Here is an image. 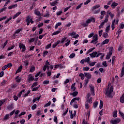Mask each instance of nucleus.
Segmentation results:
<instances>
[{
	"instance_id": "obj_11",
	"label": "nucleus",
	"mask_w": 124,
	"mask_h": 124,
	"mask_svg": "<svg viewBox=\"0 0 124 124\" xmlns=\"http://www.w3.org/2000/svg\"><path fill=\"white\" fill-rule=\"evenodd\" d=\"M34 14L35 15H36L37 16H41V13H40V11L38 10V9H36L34 10Z\"/></svg>"
},
{
	"instance_id": "obj_23",
	"label": "nucleus",
	"mask_w": 124,
	"mask_h": 124,
	"mask_svg": "<svg viewBox=\"0 0 124 124\" xmlns=\"http://www.w3.org/2000/svg\"><path fill=\"white\" fill-rule=\"evenodd\" d=\"M10 117L9 114H7L5 115V116L4 117V118H3V121H7V120H9Z\"/></svg>"
},
{
	"instance_id": "obj_48",
	"label": "nucleus",
	"mask_w": 124,
	"mask_h": 124,
	"mask_svg": "<svg viewBox=\"0 0 124 124\" xmlns=\"http://www.w3.org/2000/svg\"><path fill=\"white\" fill-rule=\"evenodd\" d=\"M23 62L25 66H28V65H29V61L26 60L25 61Z\"/></svg>"
},
{
	"instance_id": "obj_28",
	"label": "nucleus",
	"mask_w": 124,
	"mask_h": 124,
	"mask_svg": "<svg viewBox=\"0 0 124 124\" xmlns=\"http://www.w3.org/2000/svg\"><path fill=\"white\" fill-rule=\"evenodd\" d=\"M103 37H104V38H108V37H109L108 33L104 32L103 33Z\"/></svg>"
},
{
	"instance_id": "obj_58",
	"label": "nucleus",
	"mask_w": 124,
	"mask_h": 124,
	"mask_svg": "<svg viewBox=\"0 0 124 124\" xmlns=\"http://www.w3.org/2000/svg\"><path fill=\"white\" fill-rule=\"evenodd\" d=\"M99 12H100V9H99L97 10L94 11L93 13H94V14H98V13H99Z\"/></svg>"
},
{
	"instance_id": "obj_54",
	"label": "nucleus",
	"mask_w": 124,
	"mask_h": 124,
	"mask_svg": "<svg viewBox=\"0 0 124 124\" xmlns=\"http://www.w3.org/2000/svg\"><path fill=\"white\" fill-rule=\"evenodd\" d=\"M83 5V3H81L79 5H78L76 8V10L78 9H80L81 8V7Z\"/></svg>"
},
{
	"instance_id": "obj_6",
	"label": "nucleus",
	"mask_w": 124,
	"mask_h": 124,
	"mask_svg": "<svg viewBox=\"0 0 124 124\" xmlns=\"http://www.w3.org/2000/svg\"><path fill=\"white\" fill-rule=\"evenodd\" d=\"M92 22H93V23H95V18L91 17L90 18H88L86 21V24H91Z\"/></svg>"
},
{
	"instance_id": "obj_50",
	"label": "nucleus",
	"mask_w": 124,
	"mask_h": 124,
	"mask_svg": "<svg viewBox=\"0 0 124 124\" xmlns=\"http://www.w3.org/2000/svg\"><path fill=\"white\" fill-rule=\"evenodd\" d=\"M12 19V17L10 16L8 19L4 21V24H7V23H8V22H9V21H10V20Z\"/></svg>"
},
{
	"instance_id": "obj_43",
	"label": "nucleus",
	"mask_w": 124,
	"mask_h": 124,
	"mask_svg": "<svg viewBox=\"0 0 124 124\" xmlns=\"http://www.w3.org/2000/svg\"><path fill=\"white\" fill-rule=\"evenodd\" d=\"M111 28V26L110 25H108V26L106 28V32H109V31H110V28Z\"/></svg>"
},
{
	"instance_id": "obj_63",
	"label": "nucleus",
	"mask_w": 124,
	"mask_h": 124,
	"mask_svg": "<svg viewBox=\"0 0 124 124\" xmlns=\"http://www.w3.org/2000/svg\"><path fill=\"white\" fill-rule=\"evenodd\" d=\"M44 23L42 22L41 23H39L37 25L38 28H41V27H43Z\"/></svg>"
},
{
	"instance_id": "obj_59",
	"label": "nucleus",
	"mask_w": 124,
	"mask_h": 124,
	"mask_svg": "<svg viewBox=\"0 0 124 124\" xmlns=\"http://www.w3.org/2000/svg\"><path fill=\"white\" fill-rule=\"evenodd\" d=\"M84 60L85 61V62H88L89 63L90 62V57L86 58Z\"/></svg>"
},
{
	"instance_id": "obj_60",
	"label": "nucleus",
	"mask_w": 124,
	"mask_h": 124,
	"mask_svg": "<svg viewBox=\"0 0 124 124\" xmlns=\"http://www.w3.org/2000/svg\"><path fill=\"white\" fill-rule=\"evenodd\" d=\"M7 67H12V66H13V64H12V63L11 62H10V63H8L7 65Z\"/></svg>"
},
{
	"instance_id": "obj_41",
	"label": "nucleus",
	"mask_w": 124,
	"mask_h": 124,
	"mask_svg": "<svg viewBox=\"0 0 124 124\" xmlns=\"http://www.w3.org/2000/svg\"><path fill=\"white\" fill-rule=\"evenodd\" d=\"M38 85V82L36 81L34 82L32 86H31V88H34V87H36Z\"/></svg>"
},
{
	"instance_id": "obj_22",
	"label": "nucleus",
	"mask_w": 124,
	"mask_h": 124,
	"mask_svg": "<svg viewBox=\"0 0 124 124\" xmlns=\"http://www.w3.org/2000/svg\"><path fill=\"white\" fill-rule=\"evenodd\" d=\"M100 7V5L97 4L92 8V10L93 11V10H95V9H97V8H99Z\"/></svg>"
},
{
	"instance_id": "obj_24",
	"label": "nucleus",
	"mask_w": 124,
	"mask_h": 124,
	"mask_svg": "<svg viewBox=\"0 0 124 124\" xmlns=\"http://www.w3.org/2000/svg\"><path fill=\"white\" fill-rule=\"evenodd\" d=\"M16 7H18V4H15L14 5H12L8 7V9H12L13 8H16Z\"/></svg>"
},
{
	"instance_id": "obj_17",
	"label": "nucleus",
	"mask_w": 124,
	"mask_h": 124,
	"mask_svg": "<svg viewBox=\"0 0 124 124\" xmlns=\"http://www.w3.org/2000/svg\"><path fill=\"white\" fill-rule=\"evenodd\" d=\"M40 98H41V95L39 97H37L34 98L32 100L33 103H34V102H36V101H39V100H40Z\"/></svg>"
},
{
	"instance_id": "obj_64",
	"label": "nucleus",
	"mask_w": 124,
	"mask_h": 124,
	"mask_svg": "<svg viewBox=\"0 0 124 124\" xmlns=\"http://www.w3.org/2000/svg\"><path fill=\"white\" fill-rule=\"evenodd\" d=\"M54 122L56 123V124H58V118H57V116H54Z\"/></svg>"
},
{
	"instance_id": "obj_8",
	"label": "nucleus",
	"mask_w": 124,
	"mask_h": 124,
	"mask_svg": "<svg viewBox=\"0 0 124 124\" xmlns=\"http://www.w3.org/2000/svg\"><path fill=\"white\" fill-rule=\"evenodd\" d=\"M34 80V77L32 76L31 74H29L28 76V81L29 83H31V81Z\"/></svg>"
},
{
	"instance_id": "obj_16",
	"label": "nucleus",
	"mask_w": 124,
	"mask_h": 124,
	"mask_svg": "<svg viewBox=\"0 0 124 124\" xmlns=\"http://www.w3.org/2000/svg\"><path fill=\"white\" fill-rule=\"evenodd\" d=\"M58 1H59V0H56V1L52 2L50 3V5H51V6H56V5L59 3Z\"/></svg>"
},
{
	"instance_id": "obj_9",
	"label": "nucleus",
	"mask_w": 124,
	"mask_h": 124,
	"mask_svg": "<svg viewBox=\"0 0 124 124\" xmlns=\"http://www.w3.org/2000/svg\"><path fill=\"white\" fill-rule=\"evenodd\" d=\"M22 30V28L18 29L17 30H16L15 33L13 34V36H14V37H16L17 35L16 34L20 33V32Z\"/></svg>"
},
{
	"instance_id": "obj_12",
	"label": "nucleus",
	"mask_w": 124,
	"mask_h": 124,
	"mask_svg": "<svg viewBox=\"0 0 124 124\" xmlns=\"http://www.w3.org/2000/svg\"><path fill=\"white\" fill-rule=\"evenodd\" d=\"M90 91H91V93L92 95L94 96L95 94L94 93V87H93V85H92V86H90Z\"/></svg>"
},
{
	"instance_id": "obj_62",
	"label": "nucleus",
	"mask_w": 124,
	"mask_h": 124,
	"mask_svg": "<svg viewBox=\"0 0 124 124\" xmlns=\"http://www.w3.org/2000/svg\"><path fill=\"white\" fill-rule=\"evenodd\" d=\"M119 114L121 116L122 119H123V120H124V113L121 112V111H119Z\"/></svg>"
},
{
	"instance_id": "obj_4",
	"label": "nucleus",
	"mask_w": 124,
	"mask_h": 124,
	"mask_svg": "<svg viewBox=\"0 0 124 124\" xmlns=\"http://www.w3.org/2000/svg\"><path fill=\"white\" fill-rule=\"evenodd\" d=\"M93 40H92L90 43L92 44L93 43V44H97L98 41L97 40H98V36L97 35V34H95L94 36H93Z\"/></svg>"
},
{
	"instance_id": "obj_1",
	"label": "nucleus",
	"mask_w": 124,
	"mask_h": 124,
	"mask_svg": "<svg viewBox=\"0 0 124 124\" xmlns=\"http://www.w3.org/2000/svg\"><path fill=\"white\" fill-rule=\"evenodd\" d=\"M113 91H114V86H110L109 90V88L107 89V91L106 92V95H107V97H109V98H113V95H112V93H113Z\"/></svg>"
},
{
	"instance_id": "obj_49",
	"label": "nucleus",
	"mask_w": 124,
	"mask_h": 124,
	"mask_svg": "<svg viewBox=\"0 0 124 124\" xmlns=\"http://www.w3.org/2000/svg\"><path fill=\"white\" fill-rule=\"evenodd\" d=\"M95 63H96V62H92L91 63H88V64H89L90 66H93L95 65Z\"/></svg>"
},
{
	"instance_id": "obj_29",
	"label": "nucleus",
	"mask_w": 124,
	"mask_h": 124,
	"mask_svg": "<svg viewBox=\"0 0 124 124\" xmlns=\"http://www.w3.org/2000/svg\"><path fill=\"white\" fill-rule=\"evenodd\" d=\"M60 26H62V22H58L54 26V29H57Z\"/></svg>"
},
{
	"instance_id": "obj_44",
	"label": "nucleus",
	"mask_w": 124,
	"mask_h": 124,
	"mask_svg": "<svg viewBox=\"0 0 124 124\" xmlns=\"http://www.w3.org/2000/svg\"><path fill=\"white\" fill-rule=\"evenodd\" d=\"M36 107H37L36 104H34L31 107V110H35V109H36Z\"/></svg>"
},
{
	"instance_id": "obj_20",
	"label": "nucleus",
	"mask_w": 124,
	"mask_h": 124,
	"mask_svg": "<svg viewBox=\"0 0 124 124\" xmlns=\"http://www.w3.org/2000/svg\"><path fill=\"white\" fill-rule=\"evenodd\" d=\"M66 39H67V37H64L63 38H62L61 40V44H63L64 43V42H66Z\"/></svg>"
},
{
	"instance_id": "obj_51",
	"label": "nucleus",
	"mask_w": 124,
	"mask_h": 124,
	"mask_svg": "<svg viewBox=\"0 0 124 124\" xmlns=\"http://www.w3.org/2000/svg\"><path fill=\"white\" fill-rule=\"evenodd\" d=\"M74 57H75V53H71L69 56L70 59H73V58H74Z\"/></svg>"
},
{
	"instance_id": "obj_15",
	"label": "nucleus",
	"mask_w": 124,
	"mask_h": 124,
	"mask_svg": "<svg viewBox=\"0 0 124 124\" xmlns=\"http://www.w3.org/2000/svg\"><path fill=\"white\" fill-rule=\"evenodd\" d=\"M107 14L110 16L111 19H113V18H114V16H115V15L110 12V11H108L107 12Z\"/></svg>"
},
{
	"instance_id": "obj_53",
	"label": "nucleus",
	"mask_w": 124,
	"mask_h": 124,
	"mask_svg": "<svg viewBox=\"0 0 124 124\" xmlns=\"http://www.w3.org/2000/svg\"><path fill=\"white\" fill-rule=\"evenodd\" d=\"M15 47V46L13 45L12 46L8 47L7 49V51H10V50L13 49V48Z\"/></svg>"
},
{
	"instance_id": "obj_25",
	"label": "nucleus",
	"mask_w": 124,
	"mask_h": 124,
	"mask_svg": "<svg viewBox=\"0 0 124 124\" xmlns=\"http://www.w3.org/2000/svg\"><path fill=\"white\" fill-rule=\"evenodd\" d=\"M112 54L111 52H108V54H107V56L106 57V60H109L110 59V58H111V56H112Z\"/></svg>"
},
{
	"instance_id": "obj_13",
	"label": "nucleus",
	"mask_w": 124,
	"mask_h": 124,
	"mask_svg": "<svg viewBox=\"0 0 124 124\" xmlns=\"http://www.w3.org/2000/svg\"><path fill=\"white\" fill-rule=\"evenodd\" d=\"M84 75L85 77L88 80H89V79H91L92 78V75H91L90 73H84Z\"/></svg>"
},
{
	"instance_id": "obj_10",
	"label": "nucleus",
	"mask_w": 124,
	"mask_h": 124,
	"mask_svg": "<svg viewBox=\"0 0 124 124\" xmlns=\"http://www.w3.org/2000/svg\"><path fill=\"white\" fill-rule=\"evenodd\" d=\"M19 47L20 49H22L21 52H25L26 51V46L23 44H19Z\"/></svg>"
},
{
	"instance_id": "obj_2",
	"label": "nucleus",
	"mask_w": 124,
	"mask_h": 124,
	"mask_svg": "<svg viewBox=\"0 0 124 124\" xmlns=\"http://www.w3.org/2000/svg\"><path fill=\"white\" fill-rule=\"evenodd\" d=\"M25 21L27 23V26H30V24H31H31H33V23H34L33 20H32V18H31V16H28L26 17Z\"/></svg>"
},
{
	"instance_id": "obj_33",
	"label": "nucleus",
	"mask_w": 124,
	"mask_h": 124,
	"mask_svg": "<svg viewBox=\"0 0 124 124\" xmlns=\"http://www.w3.org/2000/svg\"><path fill=\"white\" fill-rule=\"evenodd\" d=\"M59 33H61V31H54L52 34V36L54 35H57V34H59Z\"/></svg>"
},
{
	"instance_id": "obj_55",
	"label": "nucleus",
	"mask_w": 124,
	"mask_h": 124,
	"mask_svg": "<svg viewBox=\"0 0 124 124\" xmlns=\"http://www.w3.org/2000/svg\"><path fill=\"white\" fill-rule=\"evenodd\" d=\"M6 101V99H4L1 100H0V103L3 105V104H4V102H5Z\"/></svg>"
},
{
	"instance_id": "obj_5",
	"label": "nucleus",
	"mask_w": 124,
	"mask_h": 124,
	"mask_svg": "<svg viewBox=\"0 0 124 124\" xmlns=\"http://www.w3.org/2000/svg\"><path fill=\"white\" fill-rule=\"evenodd\" d=\"M69 36H73L72 38H75L76 39H78V38L79 37V35L78 34L76 35V32L75 31H73L72 32L69 33ZM74 35H76V36H74Z\"/></svg>"
},
{
	"instance_id": "obj_47",
	"label": "nucleus",
	"mask_w": 124,
	"mask_h": 124,
	"mask_svg": "<svg viewBox=\"0 0 124 124\" xmlns=\"http://www.w3.org/2000/svg\"><path fill=\"white\" fill-rule=\"evenodd\" d=\"M51 46H52V43L47 45L46 46V49H50Z\"/></svg>"
},
{
	"instance_id": "obj_37",
	"label": "nucleus",
	"mask_w": 124,
	"mask_h": 124,
	"mask_svg": "<svg viewBox=\"0 0 124 124\" xmlns=\"http://www.w3.org/2000/svg\"><path fill=\"white\" fill-rule=\"evenodd\" d=\"M86 101H88L90 104H92L93 103V97H91L89 99L86 100Z\"/></svg>"
},
{
	"instance_id": "obj_27",
	"label": "nucleus",
	"mask_w": 124,
	"mask_h": 124,
	"mask_svg": "<svg viewBox=\"0 0 124 124\" xmlns=\"http://www.w3.org/2000/svg\"><path fill=\"white\" fill-rule=\"evenodd\" d=\"M70 95H73V97H75L77 95H78V92L75 91L72 93H70Z\"/></svg>"
},
{
	"instance_id": "obj_30",
	"label": "nucleus",
	"mask_w": 124,
	"mask_h": 124,
	"mask_svg": "<svg viewBox=\"0 0 124 124\" xmlns=\"http://www.w3.org/2000/svg\"><path fill=\"white\" fill-rule=\"evenodd\" d=\"M98 105V102H97V101L94 102L93 103V107L94 109L96 108H97Z\"/></svg>"
},
{
	"instance_id": "obj_14",
	"label": "nucleus",
	"mask_w": 124,
	"mask_h": 124,
	"mask_svg": "<svg viewBox=\"0 0 124 124\" xmlns=\"http://www.w3.org/2000/svg\"><path fill=\"white\" fill-rule=\"evenodd\" d=\"M124 62H123V67L121 70L120 77L122 78V77H124Z\"/></svg>"
},
{
	"instance_id": "obj_26",
	"label": "nucleus",
	"mask_w": 124,
	"mask_h": 124,
	"mask_svg": "<svg viewBox=\"0 0 124 124\" xmlns=\"http://www.w3.org/2000/svg\"><path fill=\"white\" fill-rule=\"evenodd\" d=\"M120 101L121 103H124V93L122 94L120 98Z\"/></svg>"
},
{
	"instance_id": "obj_3",
	"label": "nucleus",
	"mask_w": 124,
	"mask_h": 124,
	"mask_svg": "<svg viewBox=\"0 0 124 124\" xmlns=\"http://www.w3.org/2000/svg\"><path fill=\"white\" fill-rule=\"evenodd\" d=\"M89 55L91 58H98L100 55H102V53H99L97 54V51H94Z\"/></svg>"
},
{
	"instance_id": "obj_31",
	"label": "nucleus",
	"mask_w": 124,
	"mask_h": 124,
	"mask_svg": "<svg viewBox=\"0 0 124 124\" xmlns=\"http://www.w3.org/2000/svg\"><path fill=\"white\" fill-rule=\"evenodd\" d=\"M70 41H71V40L67 39L66 41V43H65L64 46H66V47H67V46H69V44H70Z\"/></svg>"
},
{
	"instance_id": "obj_56",
	"label": "nucleus",
	"mask_w": 124,
	"mask_h": 124,
	"mask_svg": "<svg viewBox=\"0 0 124 124\" xmlns=\"http://www.w3.org/2000/svg\"><path fill=\"white\" fill-rule=\"evenodd\" d=\"M51 105V101H49L44 106V107H48Z\"/></svg>"
},
{
	"instance_id": "obj_46",
	"label": "nucleus",
	"mask_w": 124,
	"mask_h": 124,
	"mask_svg": "<svg viewBox=\"0 0 124 124\" xmlns=\"http://www.w3.org/2000/svg\"><path fill=\"white\" fill-rule=\"evenodd\" d=\"M73 100L75 102V103H77V102H76V100H78V101H79V100H80V97H78L74 98Z\"/></svg>"
},
{
	"instance_id": "obj_21",
	"label": "nucleus",
	"mask_w": 124,
	"mask_h": 124,
	"mask_svg": "<svg viewBox=\"0 0 124 124\" xmlns=\"http://www.w3.org/2000/svg\"><path fill=\"white\" fill-rule=\"evenodd\" d=\"M109 41H110V40L109 39H106L102 42V45H104L105 44H108Z\"/></svg>"
},
{
	"instance_id": "obj_36",
	"label": "nucleus",
	"mask_w": 124,
	"mask_h": 124,
	"mask_svg": "<svg viewBox=\"0 0 124 124\" xmlns=\"http://www.w3.org/2000/svg\"><path fill=\"white\" fill-rule=\"evenodd\" d=\"M116 6H118V3H116V2L114 1L112 3L111 7H112V8H115Z\"/></svg>"
},
{
	"instance_id": "obj_39",
	"label": "nucleus",
	"mask_w": 124,
	"mask_h": 124,
	"mask_svg": "<svg viewBox=\"0 0 124 124\" xmlns=\"http://www.w3.org/2000/svg\"><path fill=\"white\" fill-rule=\"evenodd\" d=\"M47 70H49V66L45 65L43 68V70L44 71H46V69H47Z\"/></svg>"
},
{
	"instance_id": "obj_32",
	"label": "nucleus",
	"mask_w": 124,
	"mask_h": 124,
	"mask_svg": "<svg viewBox=\"0 0 124 124\" xmlns=\"http://www.w3.org/2000/svg\"><path fill=\"white\" fill-rule=\"evenodd\" d=\"M49 83H50V81L49 80V79H46V80H45L43 82V85H48V84H49Z\"/></svg>"
},
{
	"instance_id": "obj_18",
	"label": "nucleus",
	"mask_w": 124,
	"mask_h": 124,
	"mask_svg": "<svg viewBox=\"0 0 124 124\" xmlns=\"http://www.w3.org/2000/svg\"><path fill=\"white\" fill-rule=\"evenodd\" d=\"M20 14H22V12H18L17 13H16V14H15L13 17V19H16V18H17V17H18Z\"/></svg>"
},
{
	"instance_id": "obj_45",
	"label": "nucleus",
	"mask_w": 124,
	"mask_h": 124,
	"mask_svg": "<svg viewBox=\"0 0 124 124\" xmlns=\"http://www.w3.org/2000/svg\"><path fill=\"white\" fill-rule=\"evenodd\" d=\"M104 25H105L104 22H102L99 26V29L100 30V29H103Z\"/></svg>"
},
{
	"instance_id": "obj_7",
	"label": "nucleus",
	"mask_w": 124,
	"mask_h": 124,
	"mask_svg": "<svg viewBox=\"0 0 124 124\" xmlns=\"http://www.w3.org/2000/svg\"><path fill=\"white\" fill-rule=\"evenodd\" d=\"M119 123H121V119L116 118V120H111L110 124H118Z\"/></svg>"
},
{
	"instance_id": "obj_52",
	"label": "nucleus",
	"mask_w": 124,
	"mask_h": 124,
	"mask_svg": "<svg viewBox=\"0 0 124 124\" xmlns=\"http://www.w3.org/2000/svg\"><path fill=\"white\" fill-rule=\"evenodd\" d=\"M58 65H59V67H60V68H65V65H63V64H58Z\"/></svg>"
},
{
	"instance_id": "obj_40",
	"label": "nucleus",
	"mask_w": 124,
	"mask_h": 124,
	"mask_svg": "<svg viewBox=\"0 0 124 124\" xmlns=\"http://www.w3.org/2000/svg\"><path fill=\"white\" fill-rule=\"evenodd\" d=\"M117 117H118V112L117 111H114L113 112V117L117 118Z\"/></svg>"
},
{
	"instance_id": "obj_61",
	"label": "nucleus",
	"mask_w": 124,
	"mask_h": 124,
	"mask_svg": "<svg viewBox=\"0 0 124 124\" xmlns=\"http://www.w3.org/2000/svg\"><path fill=\"white\" fill-rule=\"evenodd\" d=\"M43 17L49 18V17H50V14H49V13H47L46 14V15H44Z\"/></svg>"
},
{
	"instance_id": "obj_42",
	"label": "nucleus",
	"mask_w": 124,
	"mask_h": 124,
	"mask_svg": "<svg viewBox=\"0 0 124 124\" xmlns=\"http://www.w3.org/2000/svg\"><path fill=\"white\" fill-rule=\"evenodd\" d=\"M35 70V67L34 66H32L31 67L30 70V72H34V71Z\"/></svg>"
},
{
	"instance_id": "obj_38",
	"label": "nucleus",
	"mask_w": 124,
	"mask_h": 124,
	"mask_svg": "<svg viewBox=\"0 0 124 124\" xmlns=\"http://www.w3.org/2000/svg\"><path fill=\"white\" fill-rule=\"evenodd\" d=\"M102 108H103V101H102V100H100L99 109H101Z\"/></svg>"
},
{
	"instance_id": "obj_19",
	"label": "nucleus",
	"mask_w": 124,
	"mask_h": 124,
	"mask_svg": "<svg viewBox=\"0 0 124 124\" xmlns=\"http://www.w3.org/2000/svg\"><path fill=\"white\" fill-rule=\"evenodd\" d=\"M22 68H23V66L20 65L17 69L15 74H17V73H19V72H21L22 71Z\"/></svg>"
},
{
	"instance_id": "obj_57",
	"label": "nucleus",
	"mask_w": 124,
	"mask_h": 124,
	"mask_svg": "<svg viewBox=\"0 0 124 124\" xmlns=\"http://www.w3.org/2000/svg\"><path fill=\"white\" fill-rule=\"evenodd\" d=\"M35 40L34 38H31L29 39V43H32V42H33Z\"/></svg>"
},
{
	"instance_id": "obj_34",
	"label": "nucleus",
	"mask_w": 124,
	"mask_h": 124,
	"mask_svg": "<svg viewBox=\"0 0 124 124\" xmlns=\"http://www.w3.org/2000/svg\"><path fill=\"white\" fill-rule=\"evenodd\" d=\"M79 77L81 78V80H84V79H85V75L82 73L79 74Z\"/></svg>"
},
{
	"instance_id": "obj_35",
	"label": "nucleus",
	"mask_w": 124,
	"mask_h": 124,
	"mask_svg": "<svg viewBox=\"0 0 124 124\" xmlns=\"http://www.w3.org/2000/svg\"><path fill=\"white\" fill-rule=\"evenodd\" d=\"M15 79L16 80V82H17V83H20V82H21V78H20L19 76H16Z\"/></svg>"
}]
</instances>
